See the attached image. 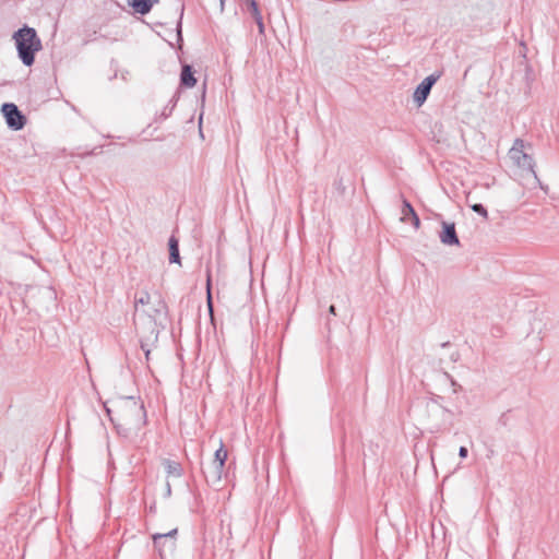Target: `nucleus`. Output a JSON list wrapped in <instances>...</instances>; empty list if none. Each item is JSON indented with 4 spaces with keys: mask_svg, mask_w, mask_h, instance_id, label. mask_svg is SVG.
<instances>
[{
    "mask_svg": "<svg viewBox=\"0 0 559 559\" xmlns=\"http://www.w3.org/2000/svg\"><path fill=\"white\" fill-rule=\"evenodd\" d=\"M117 433L128 438L132 431L139 430L146 424V412L143 403L134 397H127L122 407L121 420L117 421L110 417Z\"/></svg>",
    "mask_w": 559,
    "mask_h": 559,
    "instance_id": "nucleus-1",
    "label": "nucleus"
},
{
    "mask_svg": "<svg viewBox=\"0 0 559 559\" xmlns=\"http://www.w3.org/2000/svg\"><path fill=\"white\" fill-rule=\"evenodd\" d=\"M13 39L22 63L26 67L33 66L36 52L43 48L35 28L24 25L13 34Z\"/></svg>",
    "mask_w": 559,
    "mask_h": 559,
    "instance_id": "nucleus-2",
    "label": "nucleus"
},
{
    "mask_svg": "<svg viewBox=\"0 0 559 559\" xmlns=\"http://www.w3.org/2000/svg\"><path fill=\"white\" fill-rule=\"evenodd\" d=\"M178 530L174 528L167 533L153 534V544L155 549L158 551L160 558H164L168 554H173L176 549Z\"/></svg>",
    "mask_w": 559,
    "mask_h": 559,
    "instance_id": "nucleus-3",
    "label": "nucleus"
},
{
    "mask_svg": "<svg viewBox=\"0 0 559 559\" xmlns=\"http://www.w3.org/2000/svg\"><path fill=\"white\" fill-rule=\"evenodd\" d=\"M1 112L5 118L8 127L13 131L22 130L26 124V117L13 103H4L1 106Z\"/></svg>",
    "mask_w": 559,
    "mask_h": 559,
    "instance_id": "nucleus-4",
    "label": "nucleus"
},
{
    "mask_svg": "<svg viewBox=\"0 0 559 559\" xmlns=\"http://www.w3.org/2000/svg\"><path fill=\"white\" fill-rule=\"evenodd\" d=\"M440 76L441 73L439 72L431 73L417 85L413 94V99L418 106H421L427 100L432 86L436 84Z\"/></svg>",
    "mask_w": 559,
    "mask_h": 559,
    "instance_id": "nucleus-5",
    "label": "nucleus"
},
{
    "mask_svg": "<svg viewBox=\"0 0 559 559\" xmlns=\"http://www.w3.org/2000/svg\"><path fill=\"white\" fill-rule=\"evenodd\" d=\"M441 226L442 230L439 234L440 241L445 246H460V239L456 234L455 224L443 221Z\"/></svg>",
    "mask_w": 559,
    "mask_h": 559,
    "instance_id": "nucleus-6",
    "label": "nucleus"
},
{
    "mask_svg": "<svg viewBox=\"0 0 559 559\" xmlns=\"http://www.w3.org/2000/svg\"><path fill=\"white\" fill-rule=\"evenodd\" d=\"M225 465L212 461L206 467H202V473L207 484L215 485L221 481Z\"/></svg>",
    "mask_w": 559,
    "mask_h": 559,
    "instance_id": "nucleus-7",
    "label": "nucleus"
},
{
    "mask_svg": "<svg viewBox=\"0 0 559 559\" xmlns=\"http://www.w3.org/2000/svg\"><path fill=\"white\" fill-rule=\"evenodd\" d=\"M401 221L404 223L411 222L415 229L420 227L419 216L417 215L413 205L406 199L403 200Z\"/></svg>",
    "mask_w": 559,
    "mask_h": 559,
    "instance_id": "nucleus-8",
    "label": "nucleus"
},
{
    "mask_svg": "<svg viewBox=\"0 0 559 559\" xmlns=\"http://www.w3.org/2000/svg\"><path fill=\"white\" fill-rule=\"evenodd\" d=\"M168 310L167 304L164 299L158 296L156 302L153 308L147 311V316L150 317V325L155 324L156 320L160 318L163 314H166Z\"/></svg>",
    "mask_w": 559,
    "mask_h": 559,
    "instance_id": "nucleus-9",
    "label": "nucleus"
},
{
    "mask_svg": "<svg viewBox=\"0 0 559 559\" xmlns=\"http://www.w3.org/2000/svg\"><path fill=\"white\" fill-rule=\"evenodd\" d=\"M159 0H128V4L134 10L135 13L141 15L147 14L155 3Z\"/></svg>",
    "mask_w": 559,
    "mask_h": 559,
    "instance_id": "nucleus-10",
    "label": "nucleus"
},
{
    "mask_svg": "<svg viewBox=\"0 0 559 559\" xmlns=\"http://www.w3.org/2000/svg\"><path fill=\"white\" fill-rule=\"evenodd\" d=\"M197 84L194 71L192 66L183 64L180 73V85L187 88H191Z\"/></svg>",
    "mask_w": 559,
    "mask_h": 559,
    "instance_id": "nucleus-11",
    "label": "nucleus"
},
{
    "mask_svg": "<svg viewBox=\"0 0 559 559\" xmlns=\"http://www.w3.org/2000/svg\"><path fill=\"white\" fill-rule=\"evenodd\" d=\"M247 7L257 23L259 34L264 35L265 28H264L263 17H262L261 11L259 9L258 2L255 0H248Z\"/></svg>",
    "mask_w": 559,
    "mask_h": 559,
    "instance_id": "nucleus-12",
    "label": "nucleus"
},
{
    "mask_svg": "<svg viewBox=\"0 0 559 559\" xmlns=\"http://www.w3.org/2000/svg\"><path fill=\"white\" fill-rule=\"evenodd\" d=\"M169 262L181 265V258L179 252V240L175 235L168 239Z\"/></svg>",
    "mask_w": 559,
    "mask_h": 559,
    "instance_id": "nucleus-13",
    "label": "nucleus"
},
{
    "mask_svg": "<svg viewBox=\"0 0 559 559\" xmlns=\"http://www.w3.org/2000/svg\"><path fill=\"white\" fill-rule=\"evenodd\" d=\"M163 465L167 477L180 478L183 475V467L179 462L173 460H164Z\"/></svg>",
    "mask_w": 559,
    "mask_h": 559,
    "instance_id": "nucleus-14",
    "label": "nucleus"
},
{
    "mask_svg": "<svg viewBox=\"0 0 559 559\" xmlns=\"http://www.w3.org/2000/svg\"><path fill=\"white\" fill-rule=\"evenodd\" d=\"M206 307L209 310V314L211 317V321H214V306H213V296H212V276H211V269L206 267Z\"/></svg>",
    "mask_w": 559,
    "mask_h": 559,
    "instance_id": "nucleus-15",
    "label": "nucleus"
},
{
    "mask_svg": "<svg viewBox=\"0 0 559 559\" xmlns=\"http://www.w3.org/2000/svg\"><path fill=\"white\" fill-rule=\"evenodd\" d=\"M515 164L523 168V169H526V170H530L531 173L534 174V176L536 177V173L534 170L535 168V162L533 159V157L528 154H522L521 155V159H519L518 162H515Z\"/></svg>",
    "mask_w": 559,
    "mask_h": 559,
    "instance_id": "nucleus-16",
    "label": "nucleus"
},
{
    "mask_svg": "<svg viewBox=\"0 0 559 559\" xmlns=\"http://www.w3.org/2000/svg\"><path fill=\"white\" fill-rule=\"evenodd\" d=\"M151 302V295L147 292H141L139 295L136 294L134 297V306L138 311L139 306H146Z\"/></svg>",
    "mask_w": 559,
    "mask_h": 559,
    "instance_id": "nucleus-17",
    "label": "nucleus"
},
{
    "mask_svg": "<svg viewBox=\"0 0 559 559\" xmlns=\"http://www.w3.org/2000/svg\"><path fill=\"white\" fill-rule=\"evenodd\" d=\"M227 450L224 448L223 442H221L219 448L215 451L214 457L212 461L217 462L218 464L225 465L227 460Z\"/></svg>",
    "mask_w": 559,
    "mask_h": 559,
    "instance_id": "nucleus-18",
    "label": "nucleus"
},
{
    "mask_svg": "<svg viewBox=\"0 0 559 559\" xmlns=\"http://www.w3.org/2000/svg\"><path fill=\"white\" fill-rule=\"evenodd\" d=\"M333 187L340 195H344L346 192V186L344 185L343 178L338 177L334 180Z\"/></svg>",
    "mask_w": 559,
    "mask_h": 559,
    "instance_id": "nucleus-19",
    "label": "nucleus"
},
{
    "mask_svg": "<svg viewBox=\"0 0 559 559\" xmlns=\"http://www.w3.org/2000/svg\"><path fill=\"white\" fill-rule=\"evenodd\" d=\"M471 209L484 218H488V212L481 203L472 204Z\"/></svg>",
    "mask_w": 559,
    "mask_h": 559,
    "instance_id": "nucleus-20",
    "label": "nucleus"
},
{
    "mask_svg": "<svg viewBox=\"0 0 559 559\" xmlns=\"http://www.w3.org/2000/svg\"><path fill=\"white\" fill-rule=\"evenodd\" d=\"M170 103H173V104L165 106L164 109L162 110L160 116H159V118L162 120L167 119L171 115V112L176 106V100L175 102L170 100Z\"/></svg>",
    "mask_w": 559,
    "mask_h": 559,
    "instance_id": "nucleus-21",
    "label": "nucleus"
},
{
    "mask_svg": "<svg viewBox=\"0 0 559 559\" xmlns=\"http://www.w3.org/2000/svg\"><path fill=\"white\" fill-rule=\"evenodd\" d=\"M509 154H510L511 159H513L514 162H518L519 159H521V155L525 154V152L521 151L518 147H511Z\"/></svg>",
    "mask_w": 559,
    "mask_h": 559,
    "instance_id": "nucleus-22",
    "label": "nucleus"
},
{
    "mask_svg": "<svg viewBox=\"0 0 559 559\" xmlns=\"http://www.w3.org/2000/svg\"><path fill=\"white\" fill-rule=\"evenodd\" d=\"M183 10H185V7L182 5V7H181V11H180V17H179V21H178L177 26H176L177 35H178V38H179V39H182V35H181V27H182V15H183Z\"/></svg>",
    "mask_w": 559,
    "mask_h": 559,
    "instance_id": "nucleus-23",
    "label": "nucleus"
},
{
    "mask_svg": "<svg viewBox=\"0 0 559 559\" xmlns=\"http://www.w3.org/2000/svg\"><path fill=\"white\" fill-rule=\"evenodd\" d=\"M141 349L144 352L146 359H148L151 350L147 343H145L143 340H141Z\"/></svg>",
    "mask_w": 559,
    "mask_h": 559,
    "instance_id": "nucleus-24",
    "label": "nucleus"
},
{
    "mask_svg": "<svg viewBox=\"0 0 559 559\" xmlns=\"http://www.w3.org/2000/svg\"><path fill=\"white\" fill-rule=\"evenodd\" d=\"M512 147H518L520 148L521 151H524V147H525V142L522 140V139H516L513 143V146Z\"/></svg>",
    "mask_w": 559,
    "mask_h": 559,
    "instance_id": "nucleus-25",
    "label": "nucleus"
},
{
    "mask_svg": "<svg viewBox=\"0 0 559 559\" xmlns=\"http://www.w3.org/2000/svg\"><path fill=\"white\" fill-rule=\"evenodd\" d=\"M467 455H468V450H467V448H466V447H463V445H462V447H460V449H459V456H460L461 459H466V457H467Z\"/></svg>",
    "mask_w": 559,
    "mask_h": 559,
    "instance_id": "nucleus-26",
    "label": "nucleus"
},
{
    "mask_svg": "<svg viewBox=\"0 0 559 559\" xmlns=\"http://www.w3.org/2000/svg\"><path fill=\"white\" fill-rule=\"evenodd\" d=\"M171 495V486L169 481L166 483V496L169 497Z\"/></svg>",
    "mask_w": 559,
    "mask_h": 559,
    "instance_id": "nucleus-27",
    "label": "nucleus"
},
{
    "mask_svg": "<svg viewBox=\"0 0 559 559\" xmlns=\"http://www.w3.org/2000/svg\"><path fill=\"white\" fill-rule=\"evenodd\" d=\"M329 312L330 314H333V316H336V308L334 305H331L330 308H329Z\"/></svg>",
    "mask_w": 559,
    "mask_h": 559,
    "instance_id": "nucleus-28",
    "label": "nucleus"
},
{
    "mask_svg": "<svg viewBox=\"0 0 559 559\" xmlns=\"http://www.w3.org/2000/svg\"><path fill=\"white\" fill-rule=\"evenodd\" d=\"M104 407H105V411H106L107 416H108L109 418H110V417H112V416H111V409H110V408H108V407L106 406V404L104 405Z\"/></svg>",
    "mask_w": 559,
    "mask_h": 559,
    "instance_id": "nucleus-29",
    "label": "nucleus"
},
{
    "mask_svg": "<svg viewBox=\"0 0 559 559\" xmlns=\"http://www.w3.org/2000/svg\"><path fill=\"white\" fill-rule=\"evenodd\" d=\"M226 0H219L221 12L224 11Z\"/></svg>",
    "mask_w": 559,
    "mask_h": 559,
    "instance_id": "nucleus-30",
    "label": "nucleus"
},
{
    "mask_svg": "<svg viewBox=\"0 0 559 559\" xmlns=\"http://www.w3.org/2000/svg\"><path fill=\"white\" fill-rule=\"evenodd\" d=\"M152 333H155V338L157 337V332H155V329H152Z\"/></svg>",
    "mask_w": 559,
    "mask_h": 559,
    "instance_id": "nucleus-31",
    "label": "nucleus"
},
{
    "mask_svg": "<svg viewBox=\"0 0 559 559\" xmlns=\"http://www.w3.org/2000/svg\"><path fill=\"white\" fill-rule=\"evenodd\" d=\"M246 4L248 5V0H246Z\"/></svg>",
    "mask_w": 559,
    "mask_h": 559,
    "instance_id": "nucleus-32",
    "label": "nucleus"
}]
</instances>
